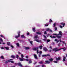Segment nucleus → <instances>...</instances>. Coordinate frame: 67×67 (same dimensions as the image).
<instances>
[{"instance_id":"obj_1","label":"nucleus","mask_w":67,"mask_h":67,"mask_svg":"<svg viewBox=\"0 0 67 67\" xmlns=\"http://www.w3.org/2000/svg\"><path fill=\"white\" fill-rule=\"evenodd\" d=\"M19 59L21 62L22 61H24V60H26V61H29V59H22L20 58H19Z\"/></svg>"},{"instance_id":"obj_2","label":"nucleus","mask_w":67,"mask_h":67,"mask_svg":"<svg viewBox=\"0 0 67 67\" xmlns=\"http://www.w3.org/2000/svg\"><path fill=\"white\" fill-rule=\"evenodd\" d=\"M56 60H57V61H54V62L55 63H58V62L59 61H58V60H60V58L58 57V58H57L56 57Z\"/></svg>"},{"instance_id":"obj_3","label":"nucleus","mask_w":67,"mask_h":67,"mask_svg":"<svg viewBox=\"0 0 67 67\" xmlns=\"http://www.w3.org/2000/svg\"><path fill=\"white\" fill-rule=\"evenodd\" d=\"M38 47H36V48L33 49V50H34V51H36V50H37V54H38L39 53L38 50Z\"/></svg>"},{"instance_id":"obj_4","label":"nucleus","mask_w":67,"mask_h":67,"mask_svg":"<svg viewBox=\"0 0 67 67\" xmlns=\"http://www.w3.org/2000/svg\"><path fill=\"white\" fill-rule=\"evenodd\" d=\"M18 36H15V38H18V37H19L20 36V31H19L18 32Z\"/></svg>"},{"instance_id":"obj_5","label":"nucleus","mask_w":67,"mask_h":67,"mask_svg":"<svg viewBox=\"0 0 67 67\" xmlns=\"http://www.w3.org/2000/svg\"><path fill=\"white\" fill-rule=\"evenodd\" d=\"M60 49H63V51L65 52V51H66V48H60L59 49H58L57 50L55 51V52H57L58 51H59L60 50Z\"/></svg>"},{"instance_id":"obj_6","label":"nucleus","mask_w":67,"mask_h":67,"mask_svg":"<svg viewBox=\"0 0 67 67\" xmlns=\"http://www.w3.org/2000/svg\"><path fill=\"white\" fill-rule=\"evenodd\" d=\"M34 56L35 59H38L37 58V55H36V54H34Z\"/></svg>"},{"instance_id":"obj_7","label":"nucleus","mask_w":67,"mask_h":67,"mask_svg":"<svg viewBox=\"0 0 67 67\" xmlns=\"http://www.w3.org/2000/svg\"><path fill=\"white\" fill-rule=\"evenodd\" d=\"M19 66H20V67H22L23 66L22 64H21V63H18L17 64Z\"/></svg>"},{"instance_id":"obj_8","label":"nucleus","mask_w":67,"mask_h":67,"mask_svg":"<svg viewBox=\"0 0 67 67\" xmlns=\"http://www.w3.org/2000/svg\"><path fill=\"white\" fill-rule=\"evenodd\" d=\"M50 56L49 54H46V55H42V57H46L47 56Z\"/></svg>"},{"instance_id":"obj_9","label":"nucleus","mask_w":67,"mask_h":67,"mask_svg":"<svg viewBox=\"0 0 67 67\" xmlns=\"http://www.w3.org/2000/svg\"><path fill=\"white\" fill-rule=\"evenodd\" d=\"M43 50L45 52H46L47 51V48L46 47H44L43 48Z\"/></svg>"},{"instance_id":"obj_10","label":"nucleus","mask_w":67,"mask_h":67,"mask_svg":"<svg viewBox=\"0 0 67 67\" xmlns=\"http://www.w3.org/2000/svg\"><path fill=\"white\" fill-rule=\"evenodd\" d=\"M60 24H61V25H63V27H64L65 25V24L64 23H61Z\"/></svg>"},{"instance_id":"obj_11","label":"nucleus","mask_w":67,"mask_h":67,"mask_svg":"<svg viewBox=\"0 0 67 67\" xmlns=\"http://www.w3.org/2000/svg\"><path fill=\"white\" fill-rule=\"evenodd\" d=\"M4 48H5L6 50H9V47H5Z\"/></svg>"},{"instance_id":"obj_12","label":"nucleus","mask_w":67,"mask_h":67,"mask_svg":"<svg viewBox=\"0 0 67 67\" xmlns=\"http://www.w3.org/2000/svg\"><path fill=\"white\" fill-rule=\"evenodd\" d=\"M21 38H26L25 36H24V35H21Z\"/></svg>"},{"instance_id":"obj_13","label":"nucleus","mask_w":67,"mask_h":67,"mask_svg":"<svg viewBox=\"0 0 67 67\" xmlns=\"http://www.w3.org/2000/svg\"><path fill=\"white\" fill-rule=\"evenodd\" d=\"M45 62L46 64H49L50 63V62L47 60L45 61Z\"/></svg>"},{"instance_id":"obj_14","label":"nucleus","mask_w":67,"mask_h":67,"mask_svg":"<svg viewBox=\"0 0 67 67\" xmlns=\"http://www.w3.org/2000/svg\"><path fill=\"white\" fill-rule=\"evenodd\" d=\"M63 57V62H65V60L66 59V57Z\"/></svg>"},{"instance_id":"obj_15","label":"nucleus","mask_w":67,"mask_h":67,"mask_svg":"<svg viewBox=\"0 0 67 67\" xmlns=\"http://www.w3.org/2000/svg\"><path fill=\"white\" fill-rule=\"evenodd\" d=\"M36 33L37 34H40V35L42 34V33L39 32H36Z\"/></svg>"},{"instance_id":"obj_16","label":"nucleus","mask_w":67,"mask_h":67,"mask_svg":"<svg viewBox=\"0 0 67 67\" xmlns=\"http://www.w3.org/2000/svg\"><path fill=\"white\" fill-rule=\"evenodd\" d=\"M59 34H60V35H61V36H62V31H60L59 32Z\"/></svg>"},{"instance_id":"obj_17","label":"nucleus","mask_w":67,"mask_h":67,"mask_svg":"<svg viewBox=\"0 0 67 67\" xmlns=\"http://www.w3.org/2000/svg\"><path fill=\"white\" fill-rule=\"evenodd\" d=\"M56 36L58 38H61V37H62L61 36H59L58 35H56Z\"/></svg>"},{"instance_id":"obj_18","label":"nucleus","mask_w":67,"mask_h":67,"mask_svg":"<svg viewBox=\"0 0 67 67\" xmlns=\"http://www.w3.org/2000/svg\"><path fill=\"white\" fill-rule=\"evenodd\" d=\"M57 49V48H54V49H53V51H55V52H55V51H57V50H56Z\"/></svg>"},{"instance_id":"obj_19","label":"nucleus","mask_w":67,"mask_h":67,"mask_svg":"<svg viewBox=\"0 0 67 67\" xmlns=\"http://www.w3.org/2000/svg\"><path fill=\"white\" fill-rule=\"evenodd\" d=\"M3 39H2V38H0V42H3Z\"/></svg>"},{"instance_id":"obj_20","label":"nucleus","mask_w":67,"mask_h":67,"mask_svg":"<svg viewBox=\"0 0 67 67\" xmlns=\"http://www.w3.org/2000/svg\"><path fill=\"white\" fill-rule=\"evenodd\" d=\"M49 60H50L51 62H52L53 60V59L52 58H51L49 59Z\"/></svg>"},{"instance_id":"obj_21","label":"nucleus","mask_w":67,"mask_h":67,"mask_svg":"<svg viewBox=\"0 0 67 67\" xmlns=\"http://www.w3.org/2000/svg\"><path fill=\"white\" fill-rule=\"evenodd\" d=\"M42 47H43L42 46H39V48L40 49H42Z\"/></svg>"},{"instance_id":"obj_22","label":"nucleus","mask_w":67,"mask_h":67,"mask_svg":"<svg viewBox=\"0 0 67 67\" xmlns=\"http://www.w3.org/2000/svg\"><path fill=\"white\" fill-rule=\"evenodd\" d=\"M33 31L34 32H35V28H33Z\"/></svg>"},{"instance_id":"obj_23","label":"nucleus","mask_w":67,"mask_h":67,"mask_svg":"<svg viewBox=\"0 0 67 67\" xmlns=\"http://www.w3.org/2000/svg\"><path fill=\"white\" fill-rule=\"evenodd\" d=\"M7 45H10V42H7Z\"/></svg>"},{"instance_id":"obj_24","label":"nucleus","mask_w":67,"mask_h":67,"mask_svg":"<svg viewBox=\"0 0 67 67\" xmlns=\"http://www.w3.org/2000/svg\"><path fill=\"white\" fill-rule=\"evenodd\" d=\"M38 37V36H37V35H36L35 36L34 38H37Z\"/></svg>"},{"instance_id":"obj_25","label":"nucleus","mask_w":67,"mask_h":67,"mask_svg":"<svg viewBox=\"0 0 67 67\" xmlns=\"http://www.w3.org/2000/svg\"><path fill=\"white\" fill-rule=\"evenodd\" d=\"M25 49L26 50L29 49H30V48H29V47H26Z\"/></svg>"},{"instance_id":"obj_26","label":"nucleus","mask_w":67,"mask_h":67,"mask_svg":"<svg viewBox=\"0 0 67 67\" xmlns=\"http://www.w3.org/2000/svg\"><path fill=\"white\" fill-rule=\"evenodd\" d=\"M39 63L41 64H43V61L40 62H39Z\"/></svg>"},{"instance_id":"obj_27","label":"nucleus","mask_w":67,"mask_h":67,"mask_svg":"<svg viewBox=\"0 0 67 67\" xmlns=\"http://www.w3.org/2000/svg\"><path fill=\"white\" fill-rule=\"evenodd\" d=\"M10 62V61L9 60H7V61H6L5 62V63H8V62Z\"/></svg>"},{"instance_id":"obj_28","label":"nucleus","mask_w":67,"mask_h":67,"mask_svg":"<svg viewBox=\"0 0 67 67\" xmlns=\"http://www.w3.org/2000/svg\"><path fill=\"white\" fill-rule=\"evenodd\" d=\"M21 58H23L24 57V56L23 54H21Z\"/></svg>"},{"instance_id":"obj_29","label":"nucleus","mask_w":67,"mask_h":67,"mask_svg":"<svg viewBox=\"0 0 67 67\" xmlns=\"http://www.w3.org/2000/svg\"><path fill=\"white\" fill-rule=\"evenodd\" d=\"M11 57H12L13 58H14L15 57L14 55H12L11 56Z\"/></svg>"},{"instance_id":"obj_30","label":"nucleus","mask_w":67,"mask_h":67,"mask_svg":"<svg viewBox=\"0 0 67 67\" xmlns=\"http://www.w3.org/2000/svg\"><path fill=\"white\" fill-rule=\"evenodd\" d=\"M16 45L18 47H19V44L18 43H16Z\"/></svg>"},{"instance_id":"obj_31","label":"nucleus","mask_w":67,"mask_h":67,"mask_svg":"<svg viewBox=\"0 0 67 67\" xmlns=\"http://www.w3.org/2000/svg\"><path fill=\"white\" fill-rule=\"evenodd\" d=\"M49 29L47 28L46 29V31H49Z\"/></svg>"},{"instance_id":"obj_32","label":"nucleus","mask_w":67,"mask_h":67,"mask_svg":"<svg viewBox=\"0 0 67 67\" xmlns=\"http://www.w3.org/2000/svg\"><path fill=\"white\" fill-rule=\"evenodd\" d=\"M19 57V55H16V58H17L18 59V57Z\"/></svg>"},{"instance_id":"obj_33","label":"nucleus","mask_w":67,"mask_h":67,"mask_svg":"<svg viewBox=\"0 0 67 67\" xmlns=\"http://www.w3.org/2000/svg\"><path fill=\"white\" fill-rule=\"evenodd\" d=\"M53 22V21L51 20V19H50V20L49 21V22Z\"/></svg>"},{"instance_id":"obj_34","label":"nucleus","mask_w":67,"mask_h":67,"mask_svg":"<svg viewBox=\"0 0 67 67\" xmlns=\"http://www.w3.org/2000/svg\"><path fill=\"white\" fill-rule=\"evenodd\" d=\"M51 41V40H50L48 39L47 40V42H49Z\"/></svg>"},{"instance_id":"obj_35","label":"nucleus","mask_w":67,"mask_h":67,"mask_svg":"<svg viewBox=\"0 0 67 67\" xmlns=\"http://www.w3.org/2000/svg\"><path fill=\"white\" fill-rule=\"evenodd\" d=\"M57 27H55V31H57Z\"/></svg>"},{"instance_id":"obj_36","label":"nucleus","mask_w":67,"mask_h":67,"mask_svg":"<svg viewBox=\"0 0 67 67\" xmlns=\"http://www.w3.org/2000/svg\"><path fill=\"white\" fill-rule=\"evenodd\" d=\"M1 58H2V59H4V58L3 57V56H2L1 57Z\"/></svg>"},{"instance_id":"obj_37","label":"nucleus","mask_w":67,"mask_h":67,"mask_svg":"<svg viewBox=\"0 0 67 67\" xmlns=\"http://www.w3.org/2000/svg\"><path fill=\"white\" fill-rule=\"evenodd\" d=\"M53 25H54V27H55V26H56V23H54L53 24Z\"/></svg>"},{"instance_id":"obj_38","label":"nucleus","mask_w":67,"mask_h":67,"mask_svg":"<svg viewBox=\"0 0 67 67\" xmlns=\"http://www.w3.org/2000/svg\"><path fill=\"white\" fill-rule=\"evenodd\" d=\"M42 52L41 51H40L39 52V54H42Z\"/></svg>"},{"instance_id":"obj_39","label":"nucleus","mask_w":67,"mask_h":67,"mask_svg":"<svg viewBox=\"0 0 67 67\" xmlns=\"http://www.w3.org/2000/svg\"><path fill=\"white\" fill-rule=\"evenodd\" d=\"M35 41H36V42H39V41L37 40H35Z\"/></svg>"},{"instance_id":"obj_40","label":"nucleus","mask_w":67,"mask_h":67,"mask_svg":"<svg viewBox=\"0 0 67 67\" xmlns=\"http://www.w3.org/2000/svg\"><path fill=\"white\" fill-rule=\"evenodd\" d=\"M10 47H12V48H14V47H13V46L12 45H10Z\"/></svg>"},{"instance_id":"obj_41","label":"nucleus","mask_w":67,"mask_h":67,"mask_svg":"<svg viewBox=\"0 0 67 67\" xmlns=\"http://www.w3.org/2000/svg\"><path fill=\"white\" fill-rule=\"evenodd\" d=\"M31 63H32V61H31V60H30L29 61V64H31Z\"/></svg>"},{"instance_id":"obj_42","label":"nucleus","mask_w":67,"mask_h":67,"mask_svg":"<svg viewBox=\"0 0 67 67\" xmlns=\"http://www.w3.org/2000/svg\"><path fill=\"white\" fill-rule=\"evenodd\" d=\"M63 44L64 45H65V46L66 45V43H65L64 42H63Z\"/></svg>"},{"instance_id":"obj_43","label":"nucleus","mask_w":67,"mask_h":67,"mask_svg":"<svg viewBox=\"0 0 67 67\" xmlns=\"http://www.w3.org/2000/svg\"><path fill=\"white\" fill-rule=\"evenodd\" d=\"M56 38V37L55 36H52V38Z\"/></svg>"},{"instance_id":"obj_44","label":"nucleus","mask_w":67,"mask_h":67,"mask_svg":"<svg viewBox=\"0 0 67 67\" xmlns=\"http://www.w3.org/2000/svg\"><path fill=\"white\" fill-rule=\"evenodd\" d=\"M0 36H1V37H2V38H3V37H4V36L1 35H0Z\"/></svg>"},{"instance_id":"obj_45","label":"nucleus","mask_w":67,"mask_h":67,"mask_svg":"<svg viewBox=\"0 0 67 67\" xmlns=\"http://www.w3.org/2000/svg\"><path fill=\"white\" fill-rule=\"evenodd\" d=\"M44 34H47V32H46V31H44Z\"/></svg>"},{"instance_id":"obj_46","label":"nucleus","mask_w":67,"mask_h":67,"mask_svg":"<svg viewBox=\"0 0 67 67\" xmlns=\"http://www.w3.org/2000/svg\"><path fill=\"white\" fill-rule=\"evenodd\" d=\"M45 26H48V24H45Z\"/></svg>"},{"instance_id":"obj_47","label":"nucleus","mask_w":67,"mask_h":67,"mask_svg":"<svg viewBox=\"0 0 67 67\" xmlns=\"http://www.w3.org/2000/svg\"><path fill=\"white\" fill-rule=\"evenodd\" d=\"M60 28H61V29H62L63 28V27L61 26V25H60Z\"/></svg>"},{"instance_id":"obj_48","label":"nucleus","mask_w":67,"mask_h":67,"mask_svg":"<svg viewBox=\"0 0 67 67\" xmlns=\"http://www.w3.org/2000/svg\"><path fill=\"white\" fill-rule=\"evenodd\" d=\"M53 35H57V34H53Z\"/></svg>"},{"instance_id":"obj_49","label":"nucleus","mask_w":67,"mask_h":67,"mask_svg":"<svg viewBox=\"0 0 67 67\" xmlns=\"http://www.w3.org/2000/svg\"><path fill=\"white\" fill-rule=\"evenodd\" d=\"M43 36L44 38H46V36H45L44 35Z\"/></svg>"},{"instance_id":"obj_50","label":"nucleus","mask_w":67,"mask_h":67,"mask_svg":"<svg viewBox=\"0 0 67 67\" xmlns=\"http://www.w3.org/2000/svg\"><path fill=\"white\" fill-rule=\"evenodd\" d=\"M18 41H19V42H21V40L20 39L18 40Z\"/></svg>"},{"instance_id":"obj_51","label":"nucleus","mask_w":67,"mask_h":67,"mask_svg":"<svg viewBox=\"0 0 67 67\" xmlns=\"http://www.w3.org/2000/svg\"><path fill=\"white\" fill-rule=\"evenodd\" d=\"M49 48H51V49H52V46H50V47H49Z\"/></svg>"},{"instance_id":"obj_52","label":"nucleus","mask_w":67,"mask_h":67,"mask_svg":"<svg viewBox=\"0 0 67 67\" xmlns=\"http://www.w3.org/2000/svg\"><path fill=\"white\" fill-rule=\"evenodd\" d=\"M29 34H30V33H29L27 32V35H29Z\"/></svg>"},{"instance_id":"obj_53","label":"nucleus","mask_w":67,"mask_h":67,"mask_svg":"<svg viewBox=\"0 0 67 67\" xmlns=\"http://www.w3.org/2000/svg\"><path fill=\"white\" fill-rule=\"evenodd\" d=\"M11 63H14V62L13 61H10Z\"/></svg>"},{"instance_id":"obj_54","label":"nucleus","mask_w":67,"mask_h":67,"mask_svg":"<svg viewBox=\"0 0 67 67\" xmlns=\"http://www.w3.org/2000/svg\"><path fill=\"white\" fill-rule=\"evenodd\" d=\"M49 31H50V32H52V30H49Z\"/></svg>"},{"instance_id":"obj_55","label":"nucleus","mask_w":67,"mask_h":67,"mask_svg":"<svg viewBox=\"0 0 67 67\" xmlns=\"http://www.w3.org/2000/svg\"><path fill=\"white\" fill-rule=\"evenodd\" d=\"M55 42H57V39H55Z\"/></svg>"},{"instance_id":"obj_56","label":"nucleus","mask_w":67,"mask_h":67,"mask_svg":"<svg viewBox=\"0 0 67 67\" xmlns=\"http://www.w3.org/2000/svg\"><path fill=\"white\" fill-rule=\"evenodd\" d=\"M2 43L3 44H5V42H2Z\"/></svg>"},{"instance_id":"obj_57","label":"nucleus","mask_w":67,"mask_h":67,"mask_svg":"<svg viewBox=\"0 0 67 67\" xmlns=\"http://www.w3.org/2000/svg\"><path fill=\"white\" fill-rule=\"evenodd\" d=\"M50 37H51V38H52V36L51 35L50 36Z\"/></svg>"},{"instance_id":"obj_58","label":"nucleus","mask_w":67,"mask_h":67,"mask_svg":"<svg viewBox=\"0 0 67 67\" xmlns=\"http://www.w3.org/2000/svg\"><path fill=\"white\" fill-rule=\"evenodd\" d=\"M59 41L60 42H62V41H61V40L60 39L59 40Z\"/></svg>"},{"instance_id":"obj_59","label":"nucleus","mask_w":67,"mask_h":67,"mask_svg":"<svg viewBox=\"0 0 67 67\" xmlns=\"http://www.w3.org/2000/svg\"><path fill=\"white\" fill-rule=\"evenodd\" d=\"M30 43L31 44V45H32V44H33V43L32 42H30Z\"/></svg>"},{"instance_id":"obj_60","label":"nucleus","mask_w":67,"mask_h":67,"mask_svg":"<svg viewBox=\"0 0 67 67\" xmlns=\"http://www.w3.org/2000/svg\"><path fill=\"white\" fill-rule=\"evenodd\" d=\"M36 62H35L34 63V65H35V64H36Z\"/></svg>"},{"instance_id":"obj_61","label":"nucleus","mask_w":67,"mask_h":67,"mask_svg":"<svg viewBox=\"0 0 67 67\" xmlns=\"http://www.w3.org/2000/svg\"><path fill=\"white\" fill-rule=\"evenodd\" d=\"M26 57L27 58H28V56H26Z\"/></svg>"},{"instance_id":"obj_62","label":"nucleus","mask_w":67,"mask_h":67,"mask_svg":"<svg viewBox=\"0 0 67 67\" xmlns=\"http://www.w3.org/2000/svg\"><path fill=\"white\" fill-rule=\"evenodd\" d=\"M49 52H52V50H50L49 51Z\"/></svg>"},{"instance_id":"obj_63","label":"nucleus","mask_w":67,"mask_h":67,"mask_svg":"<svg viewBox=\"0 0 67 67\" xmlns=\"http://www.w3.org/2000/svg\"><path fill=\"white\" fill-rule=\"evenodd\" d=\"M41 56V54H39V57H40Z\"/></svg>"},{"instance_id":"obj_64","label":"nucleus","mask_w":67,"mask_h":67,"mask_svg":"<svg viewBox=\"0 0 67 67\" xmlns=\"http://www.w3.org/2000/svg\"><path fill=\"white\" fill-rule=\"evenodd\" d=\"M11 67H15V66H11Z\"/></svg>"}]
</instances>
